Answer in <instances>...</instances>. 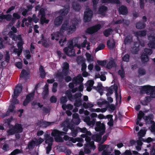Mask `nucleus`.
<instances>
[{
    "mask_svg": "<svg viewBox=\"0 0 155 155\" xmlns=\"http://www.w3.org/2000/svg\"><path fill=\"white\" fill-rule=\"evenodd\" d=\"M76 25L73 24L69 25V22L68 21L65 20L62 25L60 28V31L64 33L65 31H67L68 35H71L76 29Z\"/></svg>",
    "mask_w": 155,
    "mask_h": 155,
    "instance_id": "obj_1",
    "label": "nucleus"
},
{
    "mask_svg": "<svg viewBox=\"0 0 155 155\" xmlns=\"http://www.w3.org/2000/svg\"><path fill=\"white\" fill-rule=\"evenodd\" d=\"M78 90V88L77 87H74L71 89L67 90L65 92V94L66 96L68 98L69 100L70 101H72V99H76L79 97H81L82 96V94L80 92H78L75 93L73 95L72 93H74L77 92Z\"/></svg>",
    "mask_w": 155,
    "mask_h": 155,
    "instance_id": "obj_2",
    "label": "nucleus"
},
{
    "mask_svg": "<svg viewBox=\"0 0 155 155\" xmlns=\"http://www.w3.org/2000/svg\"><path fill=\"white\" fill-rule=\"evenodd\" d=\"M23 131V128L21 124L16 123L14 126L8 130L7 131V135L8 136L14 135L16 133H19L22 132Z\"/></svg>",
    "mask_w": 155,
    "mask_h": 155,
    "instance_id": "obj_3",
    "label": "nucleus"
},
{
    "mask_svg": "<svg viewBox=\"0 0 155 155\" xmlns=\"http://www.w3.org/2000/svg\"><path fill=\"white\" fill-rule=\"evenodd\" d=\"M63 65L62 72H59L56 74V77L58 79L61 78L63 79L64 78V76H66L68 74L69 68V64L65 62L63 63Z\"/></svg>",
    "mask_w": 155,
    "mask_h": 155,
    "instance_id": "obj_4",
    "label": "nucleus"
},
{
    "mask_svg": "<svg viewBox=\"0 0 155 155\" xmlns=\"http://www.w3.org/2000/svg\"><path fill=\"white\" fill-rule=\"evenodd\" d=\"M63 131H60L58 130L54 129L51 133V135L54 137L55 141L58 142H62L63 140L61 136H64L66 134Z\"/></svg>",
    "mask_w": 155,
    "mask_h": 155,
    "instance_id": "obj_5",
    "label": "nucleus"
},
{
    "mask_svg": "<svg viewBox=\"0 0 155 155\" xmlns=\"http://www.w3.org/2000/svg\"><path fill=\"white\" fill-rule=\"evenodd\" d=\"M152 87V86L150 85L143 86H142V90L147 94H150L152 98H155V91Z\"/></svg>",
    "mask_w": 155,
    "mask_h": 155,
    "instance_id": "obj_6",
    "label": "nucleus"
},
{
    "mask_svg": "<svg viewBox=\"0 0 155 155\" xmlns=\"http://www.w3.org/2000/svg\"><path fill=\"white\" fill-rule=\"evenodd\" d=\"M93 15L92 11L90 8L84 12L83 20L84 22H88L91 20Z\"/></svg>",
    "mask_w": 155,
    "mask_h": 155,
    "instance_id": "obj_7",
    "label": "nucleus"
},
{
    "mask_svg": "<svg viewBox=\"0 0 155 155\" xmlns=\"http://www.w3.org/2000/svg\"><path fill=\"white\" fill-rule=\"evenodd\" d=\"M101 28V25L97 24L87 28L86 29L85 32L89 34H92L98 31Z\"/></svg>",
    "mask_w": 155,
    "mask_h": 155,
    "instance_id": "obj_8",
    "label": "nucleus"
},
{
    "mask_svg": "<svg viewBox=\"0 0 155 155\" xmlns=\"http://www.w3.org/2000/svg\"><path fill=\"white\" fill-rule=\"evenodd\" d=\"M22 89V86L21 84H18L15 87L14 90V94L12 95V97L17 98L19 94L21 92Z\"/></svg>",
    "mask_w": 155,
    "mask_h": 155,
    "instance_id": "obj_9",
    "label": "nucleus"
},
{
    "mask_svg": "<svg viewBox=\"0 0 155 155\" xmlns=\"http://www.w3.org/2000/svg\"><path fill=\"white\" fill-rule=\"evenodd\" d=\"M86 142L85 144V147H89L91 149L94 150L96 148V146L94 145V142L93 141H91V138L90 137L87 136L85 139Z\"/></svg>",
    "mask_w": 155,
    "mask_h": 155,
    "instance_id": "obj_10",
    "label": "nucleus"
},
{
    "mask_svg": "<svg viewBox=\"0 0 155 155\" xmlns=\"http://www.w3.org/2000/svg\"><path fill=\"white\" fill-rule=\"evenodd\" d=\"M63 51L66 55L70 57L73 56L75 53L74 49H69L68 48H64Z\"/></svg>",
    "mask_w": 155,
    "mask_h": 155,
    "instance_id": "obj_11",
    "label": "nucleus"
},
{
    "mask_svg": "<svg viewBox=\"0 0 155 155\" xmlns=\"http://www.w3.org/2000/svg\"><path fill=\"white\" fill-rule=\"evenodd\" d=\"M63 17L61 16H59L54 19V23L55 26H58L60 25L62 22Z\"/></svg>",
    "mask_w": 155,
    "mask_h": 155,
    "instance_id": "obj_12",
    "label": "nucleus"
},
{
    "mask_svg": "<svg viewBox=\"0 0 155 155\" xmlns=\"http://www.w3.org/2000/svg\"><path fill=\"white\" fill-rule=\"evenodd\" d=\"M120 14L122 15H126L128 13V9L125 6L122 5L119 7L118 9Z\"/></svg>",
    "mask_w": 155,
    "mask_h": 155,
    "instance_id": "obj_13",
    "label": "nucleus"
},
{
    "mask_svg": "<svg viewBox=\"0 0 155 155\" xmlns=\"http://www.w3.org/2000/svg\"><path fill=\"white\" fill-rule=\"evenodd\" d=\"M63 33L61 32L60 31L57 32L55 33H53L51 34V39L54 40V39L56 41H58L60 36L62 35Z\"/></svg>",
    "mask_w": 155,
    "mask_h": 155,
    "instance_id": "obj_14",
    "label": "nucleus"
},
{
    "mask_svg": "<svg viewBox=\"0 0 155 155\" xmlns=\"http://www.w3.org/2000/svg\"><path fill=\"white\" fill-rule=\"evenodd\" d=\"M12 15L13 17L12 18L11 22L12 25L15 23L17 20L20 19L21 18L20 15L17 13H13Z\"/></svg>",
    "mask_w": 155,
    "mask_h": 155,
    "instance_id": "obj_15",
    "label": "nucleus"
},
{
    "mask_svg": "<svg viewBox=\"0 0 155 155\" xmlns=\"http://www.w3.org/2000/svg\"><path fill=\"white\" fill-rule=\"evenodd\" d=\"M72 5L73 9L76 12H79L81 9L80 5L78 3L73 2L72 4Z\"/></svg>",
    "mask_w": 155,
    "mask_h": 155,
    "instance_id": "obj_16",
    "label": "nucleus"
},
{
    "mask_svg": "<svg viewBox=\"0 0 155 155\" xmlns=\"http://www.w3.org/2000/svg\"><path fill=\"white\" fill-rule=\"evenodd\" d=\"M135 36L138 37V36L144 37L146 36L147 35V31L146 30H144L142 31H137L134 33Z\"/></svg>",
    "mask_w": 155,
    "mask_h": 155,
    "instance_id": "obj_17",
    "label": "nucleus"
},
{
    "mask_svg": "<svg viewBox=\"0 0 155 155\" xmlns=\"http://www.w3.org/2000/svg\"><path fill=\"white\" fill-rule=\"evenodd\" d=\"M81 97H79L76 99H72V100H75V102L74 103V105L77 107L80 106L82 104V101L81 99Z\"/></svg>",
    "mask_w": 155,
    "mask_h": 155,
    "instance_id": "obj_18",
    "label": "nucleus"
},
{
    "mask_svg": "<svg viewBox=\"0 0 155 155\" xmlns=\"http://www.w3.org/2000/svg\"><path fill=\"white\" fill-rule=\"evenodd\" d=\"M146 26V24L145 23H143V22L139 21L137 22L136 24V27L138 29H144Z\"/></svg>",
    "mask_w": 155,
    "mask_h": 155,
    "instance_id": "obj_19",
    "label": "nucleus"
},
{
    "mask_svg": "<svg viewBox=\"0 0 155 155\" xmlns=\"http://www.w3.org/2000/svg\"><path fill=\"white\" fill-rule=\"evenodd\" d=\"M91 138L94 141L97 143H100L101 141L102 137L97 134L93 135L91 137Z\"/></svg>",
    "mask_w": 155,
    "mask_h": 155,
    "instance_id": "obj_20",
    "label": "nucleus"
},
{
    "mask_svg": "<svg viewBox=\"0 0 155 155\" xmlns=\"http://www.w3.org/2000/svg\"><path fill=\"white\" fill-rule=\"evenodd\" d=\"M141 59L142 62L143 63L147 62L149 61L148 56L144 53H143L141 54Z\"/></svg>",
    "mask_w": 155,
    "mask_h": 155,
    "instance_id": "obj_21",
    "label": "nucleus"
},
{
    "mask_svg": "<svg viewBox=\"0 0 155 155\" xmlns=\"http://www.w3.org/2000/svg\"><path fill=\"white\" fill-rule=\"evenodd\" d=\"M133 36L131 35H128L126 37L124 41V43L126 45L130 43L132 41Z\"/></svg>",
    "mask_w": 155,
    "mask_h": 155,
    "instance_id": "obj_22",
    "label": "nucleus"
},
{
    "mask_svg": "<svg viewBox=\"0 0 155 155\" xmlns=\"http://www.w3.org/2000/svg\"><path fill=\"white\" fill-rule=\"evenodd\" d=\"M49 91L48 85H47V87H45V89L43 90L42 93V96L43 99L44 100L47 99L48 95V94Z\"/></svg>",
    "mask_w": 155,
    "mask_h": 155,
    "instance_id": "obj_23",
    "label": "nucleus"
},
{
    "mask_svg": "<svg viewBox=\"0 0 155 155\" xmlns=\"http://www.w3.org/2000/svg\"><path fill=\"white\" fill-rule=\"evenodd\" d=\"M115 66L116 63L114 61V60H111L107 64L106 67L108 69H110Z\"/></svg>",
    "mask_w": 155,
    "mask_h": 155,
    "instance_id": "obj_24",
    "label": "nucleus"
},
{
    "mask_svg": "<svg viewBox=\"0 0 155 155\" xmlns=\"http://www.w3.org/2000/svg\"><path fill=\"white\" fill-rule=\"evenodd\" d=\"M39 71L40 73V77L42 78H44L46 75V74L43 67L41 65L40 66Z\"/></svg>",
    "mask_w": 155,
    "mask_h": 155,
    "instance_id": "obj_25",
    "label": "nucleus"
},
{
    "mask_svg": "<svg viewBox=\"0 0 155 155\" xmlns=\"http://www.w3.org/2000/svg\"><path fill=\"white\" fill-rule=\"evenodd\" d=\"M116 42L114 41L113 43H111L109 40L107 41V45L108 48L110 49H113L115 46Z\"/></svg>",
    "mask_w": 155,
    "mask_h": 155,
    "instance_id": "obj_26",
    "label": "nucleus"
},
{
    "mask_svg": "<svg viewBox=\"0 0 155 155\" xmlns=\"http://www.w3.org/2000/svg\"><path fill=\"white\" fill-rule=\"evenodd\" d=\"M101 2L102 3H113L117 4L120 3L119 0H101Z\"/></svg>",
    "mask_w": 155,
    "mask_h": 155,
    "instance_id": "obj_27",
    "label": "nucleus"
},
{
    "mask_svg": "<svg viewBox=\"0 0 155 155\" xmlns=\"http://www.w3.org/2000/svg\"><path fill=\"white\" fill-rule=\"evenodd\" d=\"M107 10V6L102 5L99 7L98 11L99 13L102 14L105 13Z\"/></svg>",
    "mask_w": 155,
    "mask_h": 155,
    "instance_id": "obj_28",
    "label": "nucleus"
},
{
    "mask_svg": "<svg viewBox=\"0 0 155 155\" xmlns=\"http://www.w3.org/2000/svg\"><path fill=\"white\" fill-rule=\"evenodd\" d=\"M113 31V29L110 28H108L105 29L103 32L104 35L106 37H108L111 33Z\"/></svg>",
    "mask_w": 155,
    "mask_h": 155,
    "instance_id": "obj_29",
    "label": "nucleus"
},
{
    "mask_svg": "<svg viewBox=\"0 0 155 155\" xmlns=\"http://www.w3.org/2000/svg\"><path fill=\"white\" fill-rule=\"evenodd\" d=\"M113 88L114 90L116 102L117 103L119 101V95L118 93L117 87V85L114 84V86L113 87Z\"/></svg>",
    "mask_w": 155,
    "mask_h": 155,
    "instance_id": "obj_30",
    "label": "nucleus"
},
{
    "mask_svg": "<svg viewBox=\"0 0 155 155\" xmlns=\"http://www.w3.org/2000/svg\"><path fill=\"white\" fill-rule=\"evenodd\" d=\"M80 61L82 63L81 71H85L87 68V65L85 63V60L82 59L80 60Z\"/></svg>",
    "mask_w": 155,
    "mask_h": 155,
    "instance_id": "obj_31",
    "label": "nucleus"
},
{
    "mask_svg": "<svg viewBox=\"0 0 155 155\" xmlns=\"http://www.w3.org/2000/svg\"><path fill=\"white\" fill-rule=\"evenodd\" d=\"M71 135L74 137H75L77 135L78 133L79 132V130L78 128V127L71 130Z\"/></svg>",
    "mask_w": 155,
    "mask_h": 155,
    "instance_id": "obj_32",
    "label": "nucleus"
},
{
    "mask_svg": "<svg viewBox=\"0 0 155 155\" xmlns=\"http://www.w3.org/2000/svg\"><path fill=\"white\" fill-rule=\"evenodd\" d=\"M69 12V9H60L59 12V13L62 16H65L67 15Z\"/></svg>",
    "mask_w": 155,
    "mask_h": 155,
    "instance_id": "obj_33",
    "label": "nucleus"
},
{
    "mask_svg": "<svg viewBox=\"0 0 155 155\" xmlns=\"http://www.w3.org/2000/svg\"><path fill=\"white\" fill-rule=\"evenodd\" d=\"M49 21V20L47 19L45 16L41 17L40 22L42 25H43L44 23L47 24L48 23Z\"/></svg>",
    "mask_w": 155,
    "mask_h": 155,
    "instance_id": "obj_34",
    "label": "nucleus"
},
{
    "mask_svg": "<svg viewBox=\"0 0 155 155\" xmlns=\"http://www.w3.org/2000/svg\"><path fill=\"white\" fill-rule=\"evenodd\" d=\"M95 130L97 132H99L100 131L103 130H105V126L104 124L102 123V124L100 126H98V127H96L95 128Z\"/></svg>",
    "mask_w": 155,
    "mask_h": 155,
    "instance_id": "obj_35",
    "label": "nucleus"
},
{
    "mask_svg": "<svg viewBox=\"0 0 155 155\" xmlns=\"http://www.w3.org/2000/svg\"><path fill=\"white\" fill-rule=\"evenodd\" d=\"M36 143L35 141L34 140H32L29 142L28 143V148L30 150L33 149L35 147V144Z\"/></svg>",
    "mask_w": 155,
    "mask_h": 155,
    "instance_id": "obj_36",
    "label": "nucleus"
},
{
    "mask_svg": "<svg viewBox=\"0 0 155 155\" xmlns=\"http://www.w3.org/2000/svg\"><path fill=\"white\" fill-rule=\"evenodd\" d=\"M34 95V92L30 93L26 96L25 99L30 101L33 98Z\"/></svg>",
    "mask_w": 155,
    "mask_h": 155,
    "instance_id": "obj_37",
    "label": "nucleus"
},
{
    "mask_svg": "<svg viewBox=\"0 0 155 155\" xmlns=\"http://www.w3.org/2000/svg\"><path fill=\"white\" fill-rule=\"evenodd\" d=\"M144 115V113L142 111H140L137 114V119H138L139 120H141L142 118H143Z\"/></svg>",
    "mask_w": 155,
    "mask_h": 155,
    "instance_id": "obj_38",
    "label": "nucleus"
},
{
    "mask_svg": "<svg viewBox=\"0 0 155 155\" xmlns=\"http://www.w3.org/2000/svg\"><path fill=\"white\" fill-rule=\"evenodd\" d=\"M51 124L50 122H47L45 121H43L41 123V127H42L46 128L47 127L50 126Z\"/></svg>",
    "mask_w": 155,
    "mask_h": 155,
    "instance_id": "obj_39",
    "label": "nucleus"
},
{
    "mask_svg": "<svg viewBox=\"0 0 155 155\" xmlns=\"http://www.w3.org/2000/svg\"><path fill=\"white\" fill-rule=\"evenodd\" d=\"M105 47V45L103 43H101L99 45L98 47L96 48L95 52H97L99 50L103 49Z\"/></svg>",
    "mask_w": 155,
    "mask_h": 155,
    "instance_id": "obj_40",
    "label": "nucleus"
},
{
    "mask_svg": "<svg viewBox=\"0 0 155 155\" xmlns=\"http://www.w3.org/2000/svg\"><path fill=\"white\" fill-rule=\"evenodd\" d=\"M130 56L128 54H126L122 58V60L123 61L128 62L130 60Z\"/></svg>",
    "mask_w": 155,
    "mask_h": 155,
    "instance_id": "obj_41",
    "label": "nucleus"
},
{
    "mask_svg": "<svg viewBox=\"0 0 155 155\" xmlns=\"http://www.w3.org/2000/svg\"><path fill=\"white\" fill-rule=\"evenodd\" d=\"M53 137H49V135L48 134L46 136V139L45 141V143H46L47 144L49 143H52L53 142Z\"/></svg>",
    "mask_w": 155,
    "mask_h": 155,
    "instance_id": "obj_42",
    "label": "nucleus"
},
{
    "mask_svg": "<svg viewBox=\"0 0 155 155\" xmlns=\"http://www.w3.org/2000/svg\"><path fill=\"white\" fill-rule=\"evenodd\" d=\"M138 73L140 76H141L145 74L146 71L144 69L140 68L138 69Z\"/></svg>",
    "mask_w": 155,
    "mask_h": 155,
    "instance_id": "obj_43",
    "label": "nucleus"
},
{
    "mask_svg": "<svg viewBox=\"0 0 155 155\" xmlns=\"http://www.w3.org/2000/svg\"><path fill=\"white\" fill-rule=\"evenodd\" d=\"M60 103L61 104L65 103L68 101V99L66 96H62L60 99Z\"/></svg>",
    "mask_w": 155,
    "mask_h": 155,
    "instance_id": "obj_44",
    "label": "nucleus"
},
{
    "mask_svg": "<svg viewBox=\"0 0 155 155\" xmlns=\"http://www.w3.org/2000/svg\"><path fill=\"white\" fill-rule=\"evenodd\" d=\"M22 38L21 35H18L17 36L16 35H15L14 36L12 37V40H13L14 41H16L17 39L18 40H21V38Z\"/></svg>",
    "mask_w": 155,
    "mask_h": 155,
    "instance_id": "obj_45",
    "label": "nucleus"
},
{
    "mask_svg": "<svg viewBox=\"0 0 155 155\" xmlns=\"http://www.w3.org/2000/svg\"><path fill=\"white\" fill-rule=\"evenodd\" d=\"M41 15V17L45 16V11L44 8H42L40 9L39 12L38 13V17L39 15Z\"/></svg>",
    "mask_w": 155,
    "mask_h": 155,
    "instance_id": "obj_46",
    "label": "nucleus"
},
{
    "mask_svg": "<svg viewBox=\"0 0 155 155\" xmlns=\"http://www.w3.org/2000/svg\"><path fill=\"white\" fill-rule=\"evenodd\" d=\"M144 52L145 54L147 55H150L152 54L153 51L151 49L146 48L144 49Z\"/></svg>",
    "mask_w": 155,
    "mask_h": 155,
    "instance_id": "obj_47",
    "label": "nucleus"
},
{
    "mask_svg": "<svg viewBox=\"0 0 155 155\" xmlns=\"http://www.w3.org/2000/svg\"><path fill=\"white\" fill-rule=\"evenodd\" d=\"M28 75V73L26 72L25 70H22L21 73L20 78H23L27 76Z\"/></svg>",
    "mask_w": 155,
    "mask_h": 155,
    "instance_id": "obj_48",
    "label": "nucleus"
},
{
    "mask_svg": "<svg viewBox=\"0 0 155 155\" xmlns=\"http://www.w3.org/2000/svg\"><path fill=\"white\" fill-rule=\"evenodd\" d=\"M118 73L119 74L121 78H123L124 77L125 72L123 68H121V70H119L118 71Z\"/></svg>",
    "mask_w": 155,
    "mask_h": 155,
    "instance_id": "obj_49",
    "label": "nucleus"
},
{
    "mask_svg": "<svg viewBox=\"0 0 155 155\" xmlns=\"http://www.w3.org/2000/svg\"><path fill=\"white\" fill-rule=\"evenodd\" d=\"M68 46L65 48H68L69 49H74V46L73 41L72 40H70L68 42Z\"/></svg>",
    "mask_w": 155,
    "mask_h": 155,
    "instance_id": "obj_50",
    "label": "nucleus"
},
{
    "mask_svg": "<svg viewBox=\"0 0 155 155\" xmlns=\"http://www.w3.org/2000/svg\"><path fill=\"white\" fill-rule=\"evenodd\" d=\"M22 49H17V48H15L13 50V52L15 53H17V55L18 56H20L22 52Z\"/></svg>",
    "mask_w": 155,
    "mask_h": 155,
    "instance_id": "obj_51",
    "label": "nucleus"
},
{
    "mask_svg": "<svg viewBox=\"0 0 155 155\" xmlns=\"http://www.w3.org/2000/svg\"><path fill=\"white\" fill-rule=\"evenodd\" d=\"M107 146H108V145H102L101 144H99L98 147V151L100 152L102 151L106 148Z\"/></svg>",
    "mask_w": 155,
    "mask_h": 155,
    "instance_id": "obj_52",
    "label": "nucleus"
},
{
    "mask_svg": "<svg viewBox=\"0 0 155 155\" xmlns=\"http://www.w3.org/2000/svg\"><path fill=\"white\" fill-rule=\"evenodd\" d=\"M58 84L57 82H54L52 88V91L54 93H55L57 91V88Z\"/></svg>",
    "mask_w": 155,
    "mask_h": 155,
    "instance_id": "obj_53",
    "label": "nucleus"
},
{
    "mask_svg": "<svg viewBox=\"0 0 155 155\" xmlns=\"http://www.w3.org/2000/svg\"><path fill=\"white\" fill-rule=\"evenodd\" d=\"M19 41L17 43V47L18 49H22L23 42L22 41V38L21 40H19Z\"/></svg>",
    "mask_w": 155,
    "mask_h": 155,
    "instance_id": "obj_54",
    "label": "nucleus"
},
{
    "mask_svg": "<svg viewBox=\"0 0 155 155\" xmlns=\"http://www.w3.org/2000/svg\"><path fill=\"white\" fill-rule=\"evenodd\" d=\"M15 108V105L13 104H11L9 106L8 110L10 112L12 113L13 112L14 109Z\"/></svg>",
    "mask_w": 155,
    "mask_h": 155,
    "instance_id": "obj_55",
    "label": "nucleus"
},
{
    "mask_svg": "<svg viewBox=\"0 0 155 155\" xmlns=\"http://www.w3.org/2000/svg\"><path fill=\"white\" fill-rule=\"evenodd\" d=\"M77 78V81H78V84L81 83L84 80V79L81 75H78Z\"/></svg>",
    "mask_w": 155,
    "mask_h": 155,
    "instance_id": "obj_56",
    "label": "nucleus"
},
{
    "mask_svg": "<svg viewBox=\"0 0 155 155\" xmlns=\"http://www.w3.org/2000/svg\"><path fill=\"white\" fill-rule=\"evenodd\" d=\"M148 45L149 48H155V42L150 41L148 44Z\"/></svg>",
    "mask_w": 155,
    "mask_h": 155,
    "instance_id": "obj_57",
    "label": "nucleus"
},
{
    "mask_svg": "<svg viewBox=\"0 0 155 155\" xmlns=\"http://www.w3.org/2000/svg\"><path fill=\"white\" fill-rule=\"evenodd\" d=\"M151 115H149L147 116H145L143 117V119L146 121V123H149L151 119Z\"/></svg>",
    "mask_w": 155,
    "mask_h": 155,
    "instance_id": "obj_58",
    "label": "nucleus"
},
{
    "mask_svg": "<svg viewBox=\"0 0 155 155\" xmlns=\"http://www.w3.org/2000/svg\"><path fill=\"white\" fill-rule=\"evenodd\" d=\"M5 57V61L7 62H8L10 59V55L8 51L6 52Z\"/></svg>",
    "mask_w": 155,
    "mask_h": 155,
    "instance_id": "obj_59",
    "label": "nucleus"
},
{
    "mask_svg": "<svg viewBox=\"0 0 155 155\" xmlns=\"http://www.w3.org/2000/svg\"><path fill=\"white\" fill-rule=\"evenodd\" d=\"M97 62L99 65L102 66H105L106 64V61H105L97 60Z\"/></svg>",
    "mask_w": 155,
    "mask_h": 155,
    "instance_id": "obj_60",
    "label": "nucleus"
},
{
    "mask_svg": "<svg viewBox=\"0 0 155 155\" xmlns=\"http://www.w3.org/2000/svg\"><path fill=\"white\" fill-rule=\"evenodd\" d=\"M87 147H85V145H84V152L86 154H89L91 152V151Z\"/></svg>",
    "mask_w": 155,
    "mask_h": 155,
    "instance_id": "obj_61",
    "label": "nucleus"
},
{
    "mask_svg": "<svg viewBox=\"0 0 155 155\" xmlns=\"http://www.w3.org/2000/svg\"><path fill=\"white\" fill-rule=\"evenodd\" d=\"M67 126L71 130L75 128V126L74 124L71 123H68L67 124Z\"/></svg>",
    "mask_w": 155,
    "mask_h": 155,
    "instance_id": "obj_62",
    "label": "nucleus"
},
{
    "mask_svg": "<svg viewBox=\"0 0 155 155\" xmlns=\"http://www.w3.org/2000/svg\"><path fill=\"white\" fill-rule=\"evenodd\" d=\"M42 110L43 113H45V114H47L50 111V110L45 107H43L42 108Z\"/></svg>",
    "mask_w": 155,
    "mask_h": 155,
    "instance_id": "obj_63",
    "label": "nucleus"
},
{
    "mask_svg": "<svg viewBox=\"0 0 155 155\" xmlns=\"http://www.w3.org/2000/svg\"><path fill=\"white\" fill-rule=\"evenodd\" d=\"M133 50V53L134 54H137L139 50V47H134Z\"/></svg>",
    "mask_w": 155,
    "mask_h": 155,
    "instance_id": "obj_64",
    "label": "nucleus"
}]
</instances>
